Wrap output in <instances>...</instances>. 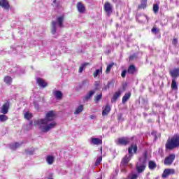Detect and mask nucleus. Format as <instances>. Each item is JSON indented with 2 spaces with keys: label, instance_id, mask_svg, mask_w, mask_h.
<instances>
[{
  "label": "nucleus",
  "instance_id": "1",
  "mask_svg": "<svg viewBox=\"0 0 179 179\" xmlns=\"http://www.w3.org/2000/svg\"><path fill=\"white\" fill-rule=\"evenodd\" d=\"M54 120H55V113H54V111H50L46 114L45 119L35 120L34 124L38 125L42 132H48V131L52 129V128H55L57 125V122H51V121H54Z\"/></svg>",
  "mask_w": 179,
  "mask_h": 179
},
{
  "label": "nucleus",
  "instance_id": "2",
  "mask_svg": "<svg viewBox=\"0 0 179 179\" xmlns=\"http://www.w3.org/2000/svg\"><path fill=\"white\" fill-rule=\"evenodd\" d=\"M64 15H61L56 18V21L52 22V29L51 32L54 37H57V34L59 31V29L64 27Z\"/></svg>",
  "mask_w": 179,
  "mask_h": 179
},
{
  "label": "nucleus",
  "instance_id": "3",
  "mask_svg": "<svg viewBox=\"0 0 179 179\" xmlns=\"http://www.w3.org/2000/svg\"><path fill=\"white\" fill-rule=\"evenodd\" d=\"M165 148L166 150H173L179 148V134H175L171 138H169L166 143Z\"/></svg>",
  "mask_w": 179,
  "mask_h": 179
},
{
  "label": "nucleus",
  "instance_id": "4",
  "mask_svg": "<svg viewBox=\"0 0 179 179\" xmlns=\"http://www.w3.org/2000/svg\"><path fill=\"white\" fill-rule=\"evenodd\" d=\"M132 150H134V153H136L138 151V146L135 144H132L128 150L129 155H127L122 159L121 165L122 166H127L128 163H129V160L132 159V156H134V154L132 153Z\"/></svg>",
  "mask_w": 179,
  "mask_h": 179
},
{
  "label": "nucleus",
  "instance_id": "5",
  "mask_svg": "<svg viewBox=\"0 0 179 179\" xmlns=\"http://www.w3.org/2000/svg\"><path fill=\"white\" fill-rule=\"evenodd\" d=\"M146 162H148V152H145L143 156L139 159V162L136 164L138 173H141L145 171V169H146Z\"/></svg>",
  "mask_w": 179,
  "mask_h": 179
},
{
  "label": "nucleus",
  "instance_id": "6",
  "mask_svg": "<svg viewBox=\"0 0 179 179\" xmlns=\"http://www.w3.org/2000/svg\"><path fill=\"white\" fill-rule=\"evenodd\" d=\"M129 142H131V139H129V138L128 137H122V138H118L116 141V143L117 145H128Z\"/></svg>",
  "mask_w": 179,
  "mask_h": 179
},
{
  "label": "nucleus",
  "instance_id": "7",
  "mask_svg": "<svg viewBox=\"0 0 179 179\" xmlns=\"http://www.w3.org/2000/svg\"><path fill=\"white\" fill-rule=\"evenodd\" d=\"M175 159H176V155L174 154L170 155L166 158H165L164 163L166 166H170V164H173V162H174Z\"/></svg>",
  "mask_w": 179,
  "mask_h": 179
},
{
  "label": "nucleus",
  "instance_id": "8",
  "mask_svg": "<svg viewBox=\"0 0 179 179\" xmlns=\"http://www.w3.org/2000/svg\"><path fill=\"white\" fill-rule=\"evenodd\" d=\"M103 8L107 15L110 16L113 13V6L111 5V3H110L109 2L105 3Z\"/></svg>",
  "mask_w": 179,
  "mask_h": 179
},
{
  "label": "nucleus",
  "instance_id": "9",
  "mask_svg": "<svg viewBox=\"0 0 179 179\" xmlns=\"http://www.w3.org/2000/svg\"><path fill=\"white\" fill-rule=\"evenodd\" d=\"M10 106V103H9V101H7L4 104H3L1 109V114H8V111H9Z\"/></svg>",
  "mask_w": 179,
  "mask_h": 179
},
{
  "label": "nucleus",
  "instance_id": "10",
  "mask_svg": "<svg viewBox=\"0 0 179 179\" xmlns=\"http://www.w3.org/2000/svg\"><path fill=\"white\" fill-rule=\"evenodd\" d=\"M172 79H177L179 76V68H175L169 71Z\"/></svg>",
  "mask_w": 179,
  "mask_h": 179
},
{
  "label": "nucleus",
  "instance_id": "11",
  "mask_svg": "<svg viewBox=\"0 0 179 179\" xmlns=\"http://www.w3.org/2000/svg\"><path fill=\"white\" fill-rule=\"evenodd\" d=\"M175 173H176V171L174 169H166L164 171V173L162 174V178H166L169 177V176H171Z\"/></svg>",
  "mask_w": 179,
  "mask_h": 179
},
{
  "label": "nucleus",
  "instance_id": "12",
  "mask_svg": "<svg viewBox=\"0 0 179 179\" xmlns=\"http://www.w3.org/2000/svg\"><path fill=\"white\" fill-rule=\"evenodd\" d=\"M90 145H103V140L99 138H92L90 141Z\"/></svg>",
  "mask_w": 179,
  "mask_h": 179
},
{
  "label": "nucleus",
  "instance_id": "13",
  "mask_svg": "<svg viewBox=\"0 0 179 179\" xmlns=\"http://www.w3.org/2000/svg\"><path fill=\"white\" fill-rule=\"evenodd\" d=\"M36 83L38 85V86H40V87H47V82H45V80H44L41 78H36Z\"/></svg>",
  "mask_w": 179,
  "mask_h": 179
},
{
  "label": "nucleus",
  "instance_id": "14",
  "mask_svg": "<svg viewBox=\"0 0 179 179\" xmlns=\"http://www.w3.org/2000/svg\"><path fill=\"white\" fill-rule=\"evenodd\" d=\"M77 9L79 13H85L86 10V7H85V5L80 2H78L77 3Z\"/></svg>",
  "mask_w": 179,
  "mask_h": 179
},
{
  "label": "nucleus",
  "instance_id": "15",
  "mask_svg": "<svg viewBox=\"0 0 179 179\" xmlns=\"http://www.w3.org/2000/svg\"><path fill=\"white\" fill-rule=\"evenodd\" d=\"M53 94L55 99H57V100H61L64 96V94H62V92L59 90L53 91Z\"/></svg>",
  "mask_w": 179,
  "mask_h": 179
},
{
  "label": "nucleus",
  "instance_id": "16",
  "mask_svg": "<svg viewBox=\"0 0 179 179\" xmlns=\"http://www.w3.org/2000/svg\"><path fill=\"white\" fill-rule=\"evenodd\" d=\"M45 159L46 162L49 166H52V164H54V162H55V157L52 155H48Z\"/></svg>",
  "mask_w": 179,
  "mask_h": 179
},
{
  "label": "nucleus",
  "instance_id": "17",
  "mask_svg": "<svg viewBox=\"0 0 179 179\" xmlns=\"http://www.w3.org/2000/svg\"><path fill=\"white\" fill-rule=\"evenodd\" d=\"M96 93V91L91 90L85 96H84V101H87V100H90L93 95Z\"/></svg>",
  "mask_w": 179,
  "mask_h": 179
},
{
  "label": "nucleus",
  "instance_id": "18",
  "mask_svg": "<svg viewBox=\"0 0 179 179\" xmlns=\"http://www.w3.org/2000/svg\"><path fill=\"white\" fill-rule=\"evenodd\" d=\"M0 6L3 8V9H6V10H9V8H10L8 0H1V4Z\"/></svg>",
  "mask_w": 179,
  "mask_h": 179
},
{
  "label": "nucleus",
  "instance_id": "19",
  "mask_svg": "<svg viewBox=\"0 0 179 179\" xmlns=\"http://www.w3.org/2000/svg\"><path fill=\"white\" fill-rule=\"evenodd\" d=\"M110 111H111V107L110 106V105H106L103 110L102 115L103 117H106V115H108Z\"/></svg>",
  "mask_w": 179,
  "mask_h": 179
},
{
  "label": "nucleus",
  "instance_id": "20",
  "mask_svg": "<svg viewBox=\"0 0 179 179\" xmlns=\"http://www.w3.org/2000/svg\"><path fill=\"white\" fill-rule=\"evenodd\" d=\"M121 96V92L118 91L117 92H115L111 99V102L112 103H115V101H117V100L118 99V97H120Z\"/></svg>",
  "mask_w": 179,
  "mask_h": 179
},
{
  "label": "nucleus",
  "instance_id": "21",
  "mask_svg": "<svg viewBox=\"0 0 179 179\" xmlns=\"http://www.w3.org/2000/svg\"><path fill=\"white\" fill-rule=\"evenodd\" d=\"M128 73H130L131 75H134L135 72H136V67H135L134 65H131L129 66L127 70Z\"/></svg>",
  "mask_w": 179,
  "mask_h": 179
},
{
  "label": "nucleus",
  "instance_id": "22",
  "mask_svg": "<svg viewBox=\"0 0 179 179\" xmlns=\"http://www.w3.org/2000/svg\"><path fill=\"white\" fill-rule=\"evenodd\" d=\"M171 89L173 90H178V85L177 81H176V78H172Z\"/></svg>",
  "mask_w": 179,
  "mask_h": 179
},
{
  "label": "nucleus",
  "instance_id": "23",
  "mask_svg": "<svg viewBox=\"0 0 179 179\" xmlns=\"http://www.w3.org/2000/svg\"><path fill=\"white\" fill-rule=\"evenodd\" d=\"M131 98V92L126 93L122 98V103L125 104L128 100Z\"/></svg>",
  "mask_w": 179,
  "mask_h": 179
},
{
  "label": "nucleus",
  "instance_id": "24",
  "mask_svg": "<svg viewBox=\"0 0 179 179\" xmlns=\"http://www.w3.org/2000/svg\"><path fill=\"white\" fill-rule=\"evenodd\" d=\"M83 111V105H80L78 107L76 108L74 114L77 115L78 114H80Z\"/></svg>",
  "mask_w": 179,
  "mask_h": 179
},
{
  "label": "nucleus",
  "instance_id": "25",
  "mask_svg": "<svg viewBox=\"0 0 179 179\" xmlns=\"http://www.w3.org/2000/svg\"><path fill=\"white\" fill-rule=\"evenodd\" d=\"M4 82L6 85H12V77L7 76L4 78Z\"/></svg>",
  "mask_w": 179,
  "mask_h": 179
},
{
  "label": "nucleus",
  "instance_id": "26",
  "mask_svg": "<svg viewBox=\"0 0 179 179\" xmlns=\"http://www.w3.org/2000/svg\"><path fill=\"white\" fill-rule=\"evenodd\" d=\"M148 167L150 170H155V169H156V162L150 161L148 163Z\"/></svg>",
  "mask_w": 179,
  "mask_h": 179
},
{
  "label": "nucleus",
  "instance_id": "27",
  "mask_svg": "<svg viewBox=\"0 0 179 179\" xmlns=\"http://www.w3.org/2000/svg\"><path fill=\"white\" fill-rule=\"evenodd\" d=\"M146 3H148V0H141V5L138 6V9H145L146 8Z\"/></svg>",
  "mask_w": 179,
  "mask_h": 179
},
{
  "label": "nucleus",
  "instance_id": "28",
  "mask_svg": "<svg viewBox=\"0 0 179 179\" xmlns=\"http://www.w3.org/2000/svg\"><path fill=\"white\" fill-rule=\"evenodd\" d=\"M20 146V144L19 143H15L10 144V149L12 150H15V149H17Z\"/></svg>",
  "mask_w": 179,
  "mask_h": 179
},
{
  "label": "nucleus",
  "instance_id": "29",
  "mask_svg": "<svg viewBox=\"0 0 179 179\" xmlns=\"http://www.w3.org/2000/svg\"><path fill=\"white\" fill-rule=\"evenodd\" d=\"M87 65H89V63H85V64H83L80 66V69L78 70V72L80 73H82V72H83L84 69L86 68V66H87Z\"/></svg>",
  "mask_w": 179,
  "mask_h": 179
},
{
  "label": "nucleus",
  "instance_id": "30",
  "mask_svg": "<svg viewBox=\"0 0 179 179\" xmlns=\"http://www.w3.org/2000/svg\"><path fill=\"white\" fill-rule=\"evenodd\" d=\"M102 97H103V94H101V93L96 95V96H94L95 103H99L100 101V100H101Z\"/></svg>",
  "mask_w": 179,
  "mask_h": 179
},
{
  "label": "nucleus",
  "instance_id": "31",
  "mask_svg": "<svg viewBox=\"0 0 179 179\" xmlns=\"http://www.w3.org/2000/svg\"><path fill=\"white\" fill-rule=\"evenodd\" d=\"M0 121L1 122H5V121H8V116L5 115V114L0 115Z\"/></svg>",
  "mask_w": 179,
  "mask_h": 179
},
{
  "label": "nucleus",
  "instance_id": "32",
  "mask_svg": "<svg viewBox=\"0 0 179 179\" xmlns=\"http://www.w3.org/2000/svg\"><path fill=\"white\" fill-rule=\"evenodd\" d=\"M100 73H103V70L101 69H96L95 71V72L94 73V78H97V76L100 74Z\"/></svg>",
  "mask_w": 179,
  "mask_h": 179
},
{
  "label": "nucleus",
  "instance_id": "33",
  "mask_svg": "<svg viewBox=\"0 0 179 179\" xmlns=\"http://www.w3.org/2000/svg\"><path fill=\"white\" fill-rule=\"evenodd\" d=\"M140 19H141V22H149V17H148L146 15H141Z\"/></svg>",
  "mask_w": 179,
  "mask_h": 179
},
{
  "label": "nucleus",
  "instance_id": "34",
  "mask_svg": "<svg viewBox=\"0 0 179 179\" xmlns=\"http://www.w3.org/2000/svg\"><path fill=\"white\" fill-rule=\"evenodd\" d=\"M113 66H114V63H111L107 66L106 71V73H110L111 71V68H113Z\"/></svg>",
  "mask_w": 179,
  "mask_h": 179
},
{
  "label": "nucleus",
  "instance_id": "35",
  "mask_svg": "<svg viewBox=\"0 0 179 179\" xmlns=\"http://www.w3.org/2000/svg\"><path fill=\"white\" fill-rule=\"evenodd\" d=\"M102 160H103V157L101 156L98 157V158L95 162V166H99L101 163Z\"/></svg>",
  "mask_w": 179,
  "mask_h": 179
},
{
  "label": "nucleus",
  "instance_id": "36",
  "mask_svg": "<svg viewBox=\"0 0 179 179\" xmlns=\"http://www.w3.org/2000/svg\"><path fill=\"white\" fill-rule=\"evenodd\" d=\"M15 71L16 73H18V75H20L21 73H24V71L22 70V69H20V67H16L15 69Z\"/></svg>",
  "mask_w": 179,
  "mask_h": 179
},
{
  "label": "nucleus",
  "instance_id": "37",
  "mask_svg": "<svg viewBox=\"0 0 179 179\" xmlns=\"http://www.w3.org/2000/svg\"><path fill=\"white\" fill-rule=\"evenodd\" d=\"M24 117L26 120H30L31 118V114H30L29 112H26L24 115Z\"/></svg>",
  "mask_w": 179,
  "mask_h": 179
},
{
  "label": "nucleus",
  "instance_id": "38",
  "mask_svg": "<svg viewBox=\"0 0 179 179\" xmlns=\"http://www.w3.org/2000/svg\"><path fill=\"white\" fill-rule=\"evenodd\" d=\"M153 10H154L155 13H157V12H159V5L158 4H154Z\"/></svg>",
  "mask_w": 179,
  "mask_h": 179
},
{
  "label": "nucleus",
  "instance_id": "39",
  "mask_svg": "<svg viewBox=\"0 0 179 179\" xmlns=\"http://www.w3.org/2000/svg\"><path fill=\"white\" fill-rule=\"evenodd\" d=\"M152 33H153L154 34H157V33H159V29H157V28L156 27H153L151 30Z\"/></svg>",
  "mask_w": 179,
  "mask_h": 179
},
{
  "label": "nucleus",
  "instance_id": "40",
  "mask_svg": "<svg viewBox=\"0 0 179 179\" xmlns=\"http://www.w3.org/2000/svg\"><path fill=\"white\" fill-rule=\"evenodd\" d=\"M94 86H95V90H99V89H100L99 87V86H100V83L99 81H96L94 83Z\"/></svg>",
  "mask_w": 179,
  "mask_h": 179
},
{
  "label": "nucleus",
  "instance_id": "41",
  "mask_svg": "<svg viewBox=\"0 0 179 179\" xmlns=\"http://www.w3.org/2000/svg\"><path fill=\"white\" fill-rule=\"evenodd\" d=\"M178 43V41L177 40V38H173V41H172V44H173V45H177Z\"/></svg>",
  "mask_w": 179,
  "mask_h": 179
},
{
  "label": "nucleus",
  "instance_id": "42",
  "mask_svg": "<svg viewBox=\"0 0 179 179\" xmlns=\"http://www.w3.org/2000/svg\"><path fill=\"white\" fill-rule=\"evenodd\" d=\"M126 75H127V70H124L122 72L121 76L122 78H125Z\"/></svg>",
  "mask_w": 179,
  "mask_h": 179
},
{
  "label": "nucleus",
  "instance_id": "43",
  "mask_svg": "<svg viewBox=\"0 0 179 179\" xmlns=\"http://www.w3.org/2000/svg\"><path fill=\"white\" fill-rule=\"evenodd\" d=\"M138 178V175L136 174H133L130 176V179H137Z\"/></svg>",
  "mask_w": 179,
  "mask_h": 179
},
{
  "label": "nucleus",
  "instance_id": "44",
  "mask_svg": "<svg viewBox=\"0 0 179 179\" xmlns=\"http://www.w3.org/2000/svg\"><path fill=\"white\" fill-rule=\"evenodd\" d=\"M27 155H33V151H30L29 150H26Z\"/></svg>",
  "mask_w": 179,
  "mask_h": 179
},
{
  "label": "nucleus",
  "instance_id": "45",
  "mask_svg": "<svg viewBox=\"0 0 179 179\" xmlns=\"http://www.w3.org/2000/svg\"><path fill=\"white\" fill-rule=\"evenodd\" d=\"M121 171L122 173H127V169H125L124 168H122Z\"/></svg>",
  "mask_w": 179,
  "mask_h": 179
},
{
  "label": "nucleus",
  "instance_id": "46",
  "mask_svg": "<svg viewBox=\"0 0 179 179\" xmlns=\"http://www.w3.org/2000/svg\"><path fill=\"white\" fill-rule=\"evenodd\" d=\"M90 117L91 120H94V118H96V116L92 115H90Z\"/></svg>",
  "mask_w": 179,
  "mask_h": 179
},
{
  "label": "nucleus",
  "instance_id": "47",
  "mask_svg": "<svg viewBox=\"0 0 179 179\" xmlns=\"http://www.w3.org/2000/svg\"><path fill=\"white\" fill-rule=\"evenodd\" d=\"M101 153H103V148H101Z\"/></svg>",
  "mask_w": 179,
  "mask_h": 179
},
{
  "label": "nucleus",
  "instance_id": "48",
  "mask_svg": "<svg viewBox=\"0 0 179 179\" xmlns=\"http://www.w3.org/2000/svg\"><path fill=\"white\" fill-rule=\"evenodd\" d=\"M57 2V0L53 1V3H55Z\"/></svg>",
  "mask_w": 179,
  "mask_h": 179
},
{
  "label": "nucleus",
  "instance_id": "49",
  "mask_svg": "<svg viewBox=\"0 0 179 179\" xmlns=\"http://www.w3.org/2000/svg\"><path fill=\"white\" fill-rule=\"evenodd\" d=\"M1 3H2V0H0V6L1 5Z\"/></svg>",
  "mask_w": 179,
  "mask_h": 179
},
{
  "label": "nucleus",
  "instance_id": "50",
  "mask_svg": "<svg viewBox=\"0 0 179 179\" xmlns=\"http://www.w3.org/2000/svg\"><path fill=\"white\" fill-rule=\"evenodd\" d=\"M31 125H33V122H31V123H30V126L31 127Z\"/></svg>",
  "mask_w": 179,
  "mask_h": 179
},
{
  "label": "nucleus",
  "instance_id": "51",
  "mask_svg": "<svg viewBox=\"0 0 179 179\" xmlns=\"http://www.w3.org/2000/svg\"><path fill=\"white\" fill-rule=\"evenodd\" d=\"M17 48H20V47H18Z\"/></svg>",
  "mask_w": 179,
  "mask_h": 179
}]
</instances>
